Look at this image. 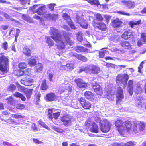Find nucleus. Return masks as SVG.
<instances>
[{
  "mask_svg": "<svg viewBox=\"0 0 146 146\" xmlns=\"http://www.w3.org/2000/svg\"><path fill=\"white\" fill-rule=\"evenodd\" d=\"M50 33L52 38L56 41L59 49H64L66 43L70 46L74 44L73 42L69 38L62 37L59 33L58 31L53 27L50 28Z\"/></svg>",
  "mask_w": 146,
  "mask_h": 146,
  "instance_id": "nucleus-1",
  "label": "nucleus"
},
{
  "mask_svg": "<svg viewBox=\"0 0 146 146\" xmlns=\"http://www.w3.org/2000/svg\"><path fill=\"white\" fill-rule=\"evenodd\" d=\"M131 123L130 121H127L125 124L124 131L121 132L122 133H124L125 131L129 133H136L140 131H142L144 130L145 125L144 123L143 122H138L134 123V126L133 128H131Z\"/></svg>",
  "mask_w": 146,
  "mask_h": 146,
  "instance_id": "nucleus-2",
  "label": "nucleus"
},
{
  "mask_svg": "<svg viewBox=\"0 0 146 146\" xmlns=\"http://www.w3.org/2000/svg\"><path fill=\"white\" fill-rule=\"evenodd\" d=\"M9 59L7 56L2 55L0 57V74H6L9 68Z\"/></svg>",
  "mask_w": 146,
  "mask_h": 146,
  "instance_id": "nucleus-3",
  "label": "nucleus"
},
{
  "mask_svg": "<svg viewBox=\"0 0 146 146\" xmlns=\"http://www.w3.org/2000/svg\"><path fill=\"white\" fill-rule=\"evenodd\" d=\"M129 78V76L126 74H124L123 75L119 74L116 77V82L117 84H123V87L125 88Z\"/></svg>",
  "mask_w": 146,
  "mask_h": 146,
  "instance_id": "nucleus-4",
  "label": "nucleus"
},
{
  "mask_svg": "<svg viewBox=\"0 0 146 146\" xmlns=\"http://www.w3.org/2000/svg\"><path fill=\"white\" fill-rule=\"evenodd\" d=\"M84 71L90 74H97L100 72V70L99 67L94 65H90L86 67Z\"/></svg>",
  "mask_w": 146,
  "mask_h": 146,
  "instance_id": "nucleus-5",
  "label": "nucleus"
},
{
  "mask_svg": "<svg viewBox=\"0 0 146 146\" xmlns=\"http://www.w3.org/2000/svg\"><path fill=\"white\" fill-rule=\"evenodd\" d=\"M111 125V123L107 119H104L100 123V130L103 132H107L110 130Z\"/></svg>",
  "mask_w": 146,
  "mask_h": 146,
  "instance_id": "nucleus-6",
  "label": "nucleus"
},
{
  "mask_svg": "<svg viewBox=\"0 0 146 146\" xmlns=\"http://www.w3.org/2000/svg\"><path fill=\"white\" fill-rule=\"evenodd\" d=\"M15 96L19 98L23 101H25L26 100L25 97L23 94L18 92H16L13 95L10 96L9 98H7L6 100L7 101V102L10 104L13 105L14 103L15 99L13 97Z\"/></svg>",
  "mask_w": 146,
  "mask_h": 146,
  "instance_id": "nucleus-7",
  "label": "nucleus"
},
{
  "mask_svg": "<svg viewBox=\"0 0 146 146\" xmlns=\"http://www.w3.org/2000/svg\"><path fill=\"white\" fill-rule=\"evenodd\" d=\"M61 120L65 126L71 125L74 119L72 117L69 115H64L61 117Z\"/></svg>",
  "mask_w": 146,
  "mask_h": 146,
  "instance_id": "nucleus-8",
  "label": "nucleus"
},
{
  "mask_svg": "<svg viewBox=\"0 0 146 146\" xmlns=\"http://www.w3.org/2000/svg\"><path fill=\"white\" fill-rule=\"evenodd\" d=\"M78 100L82 107L85 109L89 110L91 107V104L89 102L86 101L85 98L83 97L78 98Z\"/></svg>",
  "mask_w": 146,
  "mask_h": 146,
  "instance_id": "nucleus-9",
  "label": "nucleus"
},
{
  "mask_svg": "<svg viewBox=\"0 0 146 146\" xmlns=\"http://www.w3.org/2000/svg\"><path fill=\"white\" fill-rule=\"evenodd\" d=\"M75 82L77 86L80 88H84L88 86V84L82 79L76 78L75 80Z\"/></svg>",
  "mask_w": 146,
  "mask_h": 146,
  "instance_id": "nucleus-10",
  "label": "nucleus"
},
{
  "mask_svg": "<svg viewBox=\"0 0 146 146\" xmlns=\"http://www.w3.org/2000/svg\"><path fill=\"white\" fill-rule=\"evenodd\" d=\"M116 95L117 98L116 103H119L121 100L124 98V95L122 88L121 87L117 88Z\"/></svg>",
  "mask_w": 146,
  "mask_h": 146,
  "instance_id": "nucleus-11",
  "label": "nucleus"
},
{
  "mask_svg": "<svg viewBox=\"0 0 146 146\" xmlns=\"http://www.w3.org/2000/svg\"><path fill=\"white\" fill-rule=\"evenodd\" d=\"M142 91V89L140 86L137 87L135 91V93L137 94V96H136V100H135L136 103L138 104L137 105L139 106L141 105V96L139 94L141 93Z\"/></svg>",
  "mask_w": 146,
  "mask_h": 146,
  "instance_id": "nucleus-12",
  "label": "nucleus"
},
{
  "mask_svg": "<svg viewBox=\"0 0 146 146\" xmlns=\"http://www.w3.org/2000/svg\"><path fill=\"white\" fill-rule=\"evenodd\" d=\"M19 88L26 94L27 99H29L30 98L32 94L33 89H28L21 86H19Z\"/></svg>",
  "mask_w": 146,
  "mask_h": 146,
  "instance_id": "nucleus-13",
  "label": "nucleus"
},
{
  "mask_svg": "<svg viewBox=\"0 0 146 146\" xmlns=\"http://www.w3.org/2000/svg\"><path fill=\"white\" fill-rule=\"evenodd\" d=\"M76 19L77 22L82 28L85 29L87 28L88 26L87 23L82 17L77 16L76 17Z\"/></svg>",
  "mask_w": 146,
  "mask_h": 146,
  "instance_id": "nucleus-14",
  "label": "nucleus"
},
{
  "mask_svg": "<svg viewBox=\"0 0 146 146\" xmlns=\"http://www.w3.org/2000/svg\"><path fill=\"white\" fill-rule=\"evenodd\" d=\"M92 86L94 91L98 95H101L103 93L101 87L97 83H92Z\"/></svg>",
  "mask_w": 146,
  "mask_h": 146,
  "instance_id": "nucleus-15",
  "label": "nucleus"
},
{
  "mask_svg": "<svg viewBox=\"0 0 146 146\" xmlns=\"http://www.w3.org/2000/svg\"><path fill=\"white\" fill-rule=\"evenodd\" d=\"M63 18L66 20L69 25L72 29H76V27L73 22L71 21L70 17L66 13H64L63 15Z\"/></svg>",
  "mask_w": 146,
  "mask_h": 146,
  "instance_id": "nucleus-16",
  "label": "nucleus"
},
{
  "mask_svg": "<svg viewBox=\"0 0 146 146\" xmlns=\"http://www.w3.org/2000/svg\"><path fill=\"white\" fill-rule=\"evenodd\" d=\"M69 54L70 56L73 57H75L80 60L84 62H86L87 61V58L85 56L81 55L78 54L76 53L73 52H70Z\"/></svg>",
  "mask_w": 146,
  "mask_h": 146,
  "instance_id": "nucleus-17",
  "label": "nucleus"
},
{
  "mask_svg": "<svg viewBox=\"0 0 146 146\" xmlns=\"http://www.w3.org/2000/svg\"><path fill=\"white\" fill-rule=\"evenodd\" d=\"M116 126L118 127V130L119 133H121L124 131L125 128L124 126H123V123L122 121L118 120L115 122Z\"/></svg>",
  "mask_w": 146,
  "mask_h": 146,
  "instance_id": "nucleus-18",
  "label": "nucleus"
},
{
  "mask_svg": "<svg viewBox=\"0 0 146 146\" xmlns=\"http://www.w3.org/2000/svg\"><path fill=\"white\" fill-rule=\"evenodd\" d=\"M141 38L137 42L138 45L141 46L142 44L145 43L146 42V33H143L141 34Z\"/></svg>",
  "mask_w": 146,
  "mask_h": 146,
  "instance_id": "nucleus-19",
  "label": "nucleus"
},
{
  "mask_svg": "<svg viewBox=\"0 0 146 146\" xmlns=\"http://www.w3.org/2000/svg\"><path fill=\"white\" fill-rule=\"evenodd\" d=\"M74 68V64L72 63H68L66 65H62L61 66L60 69L62 70L70 71Z\"/></svg>",
  "mask_w": 146,
  "mask_h": 146,
  "instance_id": "nucleus-20",
  "label": "nucleus"
},
{
  "mask_svg": "<svg viewBox=\"0 0 146 146\" xmlns=\"http://www.w3.org/2000/svg\"><path fill=\"white\" fill-rule=\"evenodd\" d=\"M22 84L26 86H30L32 85L34 82L33 79L30 78H25L24 80H21V81Z\"/></svg>",
  "mask_w": 146,
  "mask_h": 146,
  "instance_id": "nucleus-21",
  "label": "nucleus"
},
{
  "mask_svg": "<svg viewBox=\"0 0 146 146\" xmlns=\"http://www.w3.org/2000/svg\"><path fill=\"white\" fill-rule=\"evenodd\" d=\"M133 82L132 80H129L127 84V90L129 94L132 95L133 93Z\"/></svg>",
  "mask_w": 146,
  "mask_h": 146,
  "instance_id": "nucleus-22",
  "label": "nucleus"
},
{
  "mask_svg": "<svg viewBox=\"0 0 146 146\" xmlns=\"http://www.w3.org/2000/svg\"><path fill=\"white\" fill-rule=\"evenodd\" d=\"M75 50L78 53H88L89 52V50L83 46H76L75 48Z\"/></svg>",
  "mask_w": 146,
  "mask_h": 146,
  "instance_id": "nucleus-23",
  "label": "nucleus"
},
{
  "mask_svg": "<svg viewBox=\"0 0 146 146\" xmlns=\"http://www.w3.org/2000/svg\"><path fill=\"white\" fill-rule=\"evenodd\" d=\"M46 98L47 101H53L57 99V96L54 93H50L46 95Z\"/></svg>",
  "mask_w": 146,
  "mask_h": 146,
  "instance_id": "nucleus-24",
  "label": "nucleus"
},
{
  "mask_svg": "<svg viewBox=\"0 0 146 146\" xmlns=\"http://www.w3.org/2000/svg\"><path fill=\"white\" fill-rule=\"evenodd\" d=\"M121 24L122 22L118 19H116L113 21L112 25L113 28H117L120 27Z\"/></svg>",
  "mask_w": 146,
  "mask_h": 146,
  "instance_id": "nucleus-25",
  "label": "nucleus"
},
{
  "mask_svg": "<svg viewBox=\"0 0 146 146\" xmlns=\"http://www.w3.org/2000/svg\"><path fill=\"white\" fill-rule=\"evenodd\" d=\"M122 2L124 3V4L129 9H133L135 6V3L134 2H132L130 1H122Z\"/></svg>",
  "mask_w": 146,
  "mask_h": 146,
  "instance_id": "nucleus-26",
  "label": "nucleus"
},
{
  "mask_svg": "<svg viewBox=\"0 0 146 146\" xmlns=\"http://www.w3.org/2000/svg\"><path fill=\"white\" fill-rule=\"evenodd\" d=\"M45 7V6L44 5L41 6L36 10L35 13H37L40 15H42L44 13Z\"/></svg>",
  "mask_w": 146,
  "mask_h": 146,
  "instance_id": "nucleus-27",
  "label": "nucleus"
},
{
  "mask_svg": "<svg viewBox=\"0 0 146 146\" xmlns=\"http://www.w3.org/2000/svg\"><path fill=\"white\" fill-rule=\"evenodd\" d=\"M84 95L87 99L90 100H92L94 97V94L90 91H86Z\"/></svg>",
  "mask_w": 146,
  "mask_h": 146,
  "instance_id": "nucleus-28",
  "label": "nucleus"
},
{
  "mask_svg": "<svg viewBox=\"0 0 146 146\" xmlns=\"http://www.w3.org/2000/svg\"><path fill=\"white\" fill-rule=\"evenodd\" d=\"M132 32L129 31L125 32L122 35V37L125 39L129 38L131 35Z\"/></svg>",
  "mask_w": 146,
  "mask_h": 146,
  "instance_id": "nucleus-29",
  "label": "nucleus"
},
{
  "mask_svg": "<svg viewBox=\"0 0 146 146\" xmlns=\"http://www.w3.org/2000/svg\"><path fill=\"white\" fill-rule=\"evenodd\" d=\"M120 36L117 35H113L110 37V40L115 43L120 40Z\"/></svg>",
  "mask_w": 146,
  "mask_h": 146,
  "instance_id": "nucleus-30",
  "label": "nucleus"
},
{
  "mask_svg": "<svg viewBox=\"0 0 146 146\" xmlns=\"http://www.w3.org/2000/svg\"><path fill=\"white\" fill-rule=\"evenodd\" d=\"M62 87H63L62 91L64 92L65 90H68L69 92H71L72 89L71 86L69 84H63Z\"/></svg>",
  "mask_w": 146,
  "mask_h": 146,
  "instance_id": "nucleus-31",
  "label": "nucleus"
},
{
  "mask_svg": "<svg viewBox=\"0 0 146 146\" xmlns=\"http://www.w3.org/2000/svg\"><path fill=\"white\" fill-rule=\"evenodd\" d=\"M57 15L50 13L46 15L45 17L48 20H55L57 18Z\"/></svg>",
  "mask_w": 146,
  "mask_h": 146,
  "instance_id": "nucleus-32",
  "label": "nucleus"
},
{
  "mask_svg": "<svg viewBox=\"0 0 146 146\" xmlns=\"http://www.w3.org/2000/svg\"><path fill=\"white\" fill-rule=\"evenodd\" d=\"M24 54L27 56H30L31 52L29 48L27 47H25L23 49Z\"/></svg>",
  "mask_w": 146,
  "mask_h": 146,
  "instance_id": "nucleus-33",
  "label": "nucleus"
},
{
  "mask_svg": "<svg viewBox=\"0 0 146 146\" xmlns=\"http://www.w3.org/2000/svg\"><path fill=\"white\" fill-rule=\"evenodd\" d=\"M43 69V65L40 63H38L36 65L35 68L36 72H40Z\"/></svg>",
  "mask_w": 146,
  "mask_h": 146,
  "instance_id": "nucleus-34",
  "label": "nucleus"
},
{
  "mask_svg": "<svg viewBox=\"0 0 146 146\" xmlns=\"http://www.w3.org/2000/svg\"><path fill=\"white\" fill-rule=\"evenodd\" d=\"M90 131L92 132L97 133L98 132V129L96 124L94 123L92 127L90 129Z\"/></svg>",
  "mask_w": 146,
  "mask_h": 146,
  "instance_id": "nucleus-35",
  "label": "nucleus"
},
{
  "mask_svg": "<svg viewBox=\"0 0 146 146\" xmlns=\"http://www.w3.org/2000/svg\"><path fill=\"white\" fill-rule=\"evenodd\" d=\"M36 61L35 59H32L28 61V64L31 66H33L36 64Z\"/></svg>",
  "mask_w": 146,
  "mask_h": 146,
  "instance_id": "nucleus-36",
  "label": "nucleus"
},
{
  "mask_svg": "<svg viewBox=\"0 0 146 146\" xmlns=\"http://www.w3.org/2000/svg\"><path fill=\"white\" fill-rule=\"evenodd\" d=\"M22 17L24 20L27 22L31 23L32 21L30 17L27 15L23 14L22 15Z\"/></svg>",
  "mask_w": 146,
  "mask_h": 146,
  "instance_id": "nucleus-37",
  "label": "nucleus"
},
{
  "mask_svg": "<svg viewBox=\"0 0 146 146\" xmlns=\"http://www.w3.org/2000/svg\"><path fill=\"white\" fill-rule=\"evenodd\" d=\"M121 46L125 48H129L130 46V44L127 41H123L121 42Z\"/></svg>",
  "mask_w": 146,
  "mask_h": 146,
  "instance_id": "nucleus-38",
  "label": "nucleus"
},
{
  "mask_svg": "<svg viewBox=\"0 0 146 146\" xmlns=\"http://www.w3.org/2000/svg\"><path fill=\"white\" fill-rule=\"evenodd\" d=\"M141 20L138 21H130L129 23V25L131 28H133L135 25H138L140 23Z\"/></svg>",
  "mask_w": 146,
  "mask_h": 146,
  "instance_id": "nucleus-39",
  "label": "nucleus"
},
{
  "mask_svg": "<svg viewBox=\"0 0 146 146\" xmlns=\"http://www.w3.org/2000/svg\"><path fill=\"white\" fill-rule=\"evenodd\" d=\"M82 32L80 31L78 32L77 36L78 40L81 42H82V41L83 40V38L82 36Z\"/></svg>",
  "mask_w": 146,
  "mask_h": 146,
  "instance_id": "nucleus-40",
  "label": "nucleus"
},
{
  "mask_svg": "<svg viewBox=\"0 0 146 146\" xmlns=\"http://www.w3.org/2000/svg\"><path fill=\"white\" fill-rule=\"evenodd\" d=\"M41 88L42 90H46L48 89V87L47 86L46 83V80H43L42 83V85L41 86Z\"/></svg>",
  "mask_w": 146,
  "mask_h": 146,
  "instance_id": "nucleus-41",
  "label": "nucleus"
},
{
  "mask_svg": "<svg viewBox=\"0 0 146 146\" xmlns=\"http://www.w3.org/2000/svg\"><path fill=\"white\" fill-rule=\"evenodd\" d=\"M52 128L55 131L60 133H61L64 131L63 130L59 127H56L54 125L52 126Z\"/></svg>",
  "mask_w": 146,
  "mask_h": 146,
  "instance_id": "nucleus-42",
  "label": "nucleus"
},
{
  "mask_svg": "<svg viewBox=\"0 0 146 146\" xmlns=\"http://www.w3.org/2000/svg\"><path fill=\"white\" fill-rule=\"evenodd\" d=\"M16 88V87L14 85L11 84L8 86L7 90L8 91L12 92Z\"/></svg>",
  "mask_w": 146,
  "mask_h": 146,
  "instance_id": "nucleus-43",
  "label": "nucleus"
},
{
  "mask_svg": "<svg viewBox=\"0 0 146 146\" xmlns=\"http://www.w3.org/2000/svg\"><path fill=\"white\" fill-rule=\"evenodd\" d=\"M46 42L50 46H52L54 44L53 40H51L49 37H48L47 38Z\"/></svg>",
  "mask_w": 146,
  "mask_h": 146,
  "instance_id": "nucleus-44",
  "label": "nucleus"
},
{
  "mask_svg": "<svg viewBox=\"0 0 146 146\" xmlns=\"http://www.w3.org/2000/svg\"><path fill=\"white\" fill-rule=\"evenodd\" d=\"M2 15L4 16V17L7 19L9 20L12 21H14V19L12 18L11 16H9V15L6 13H3Z\"/></svg>",
  "mask_w": 146,
  "mask_h": 146,
  "instance_id": "nucleus-45",
  "label": "nucleus"
},
{
  "mask_svg": "<svg viewBox=\"0 0 146 146\" xmlns=\"http://www.w3.org/2000/svg\"><path fill=\"white\" fill-rule=\"evenodd\" d=\"M14 72L15 74L17 76H22L24 74L23 71L20 70H17L15 71Z\"/></svg>",
  "mask_w": 146,
  "mask_h": 146,
  "instance_id": "nucleus-46",
  "label": "nucleus"
},
{
  "mask_svg": "<svg viewBox=\"0 0 146 146\" xmlns=\"http://www.w3.org/2000/svg\"><path fill=\"white\" fill-rule=\"evenodd\" d=\"M106 95L108 97V98L113 99L114 98V94H112L110 91H109L106 92Z\"/></svg>",
  "mask_w": 146,
  "mask_h": 146,
  "instance_id": "nucleus-47",
  "label": "nucleus"
},
{
  "mask_svg": "<svg viewBox=\"0 0 146 146\" xmlns=\"http://www.w3.org/2000/svg\"><path fill=\"white\" fill-rule=\"evenodd\" d=\"M19 67L21 69H24L27 67V65L25 63H20L19 64Z\"/></svg>",
  "mask_w": 146,
  "mask_h": 146,
  "instance_id": "nucleus-48",
  "label": "nucleus"
},
{
  "mask_svg": "<svg viewBox=\"0 0 146 146\" xmlns=\"http://www.w3.org/2000/svg\"><path fill=\"white\" fill-rule=\"evenodd\" d=\"M39 123L40 125L43 127L47 129L48 130H50V128L47 125H46L44 122L41 121H39Z\"/></svg>",
  "mask_w": 146,
  "mask_h": 146,
  "instance_id": "nucleus-49",
  "label": "nucleus"
},
{
  "mask_svg": "<svg viewBox=\"0 0 146 146\" xmlns=\"http://www.w3.org/2000/svg\"><path fill=\"white\" fill-rule=\"evenodd\" d=\"M30 0H19V1L20 2L21 4L23 5H24L26 4L27 3H28V4H30Z\"/></svg>",
  "mask_w": 146,
  "mask_h": 146,
  "instance_id": "nucleus-50",
  "label": "nucleus"
},
{
  "mask_svg": "<svg viewBox=\"0 0 146 146\" xmlns=\"http://www.w3.org/2000/svg\"><path fill=\"white\" fill-rule=\"evenodd\" d=\"M53 113L52 112V109L49 110L48 111V117L51 120L53 119L52 114Z\"/></svg>",
  "mask_w": 146,
  "mask_h": 146,
  "instance_id": "nucleus-51",
  "label": "nucleus"
},
{
  "mask_svg": "<svg viewBox=\"0 0 146 146\" xmlns=\"http://www.w3.org/2000/svg\"><path fill=\"white\" fill-rule=\"evenodd\" d=\"M60 115V112H57L53 113L52 114L53 118H54L55 119H56Z\"/></svg>",
  "mask_w": 146,
  "mask_h": 146,
  "instance_id": "nucleus-52",
  "label": "nucleus"
},
{
  "mask_svg": "<svg viewBox=\"0 0 146 146\" xmlns=\"http://www.w3.org/2000/svg\"><path fill=\"white\" fill-rule=\"evenodd\" d=\"M2 48H3L5 50H7L8 48V43L7 42H5L2 44L1 46Z\"/></svg>",
  "mask_w": 146,
  "mask_h": 146,
  "instance_id": "nucleus-53",
  "label": "nucleus"
},
{
  "mask_svg": "<svg viewBox=\"0 0 146 146\" xmlns=\"http://www.w3.org/2000/svg\"><path fill=\"white\" fill-rule=\"evenodd\" d=\"M12 117L16 119H21L24 117L22 115L16 114L12 115Z\"/></svg>",
  "mask_w": 146,
  "mask_h": 146,
  "instance_id": "nucleus-54",
  "label": "nucleus"
},
{
  "mask_svg": "<svg viewBox=\"0 0 146 146\" xmlns=\"http://www.w3.org/2000/svg\"><path fill=\"white\" fill-rule=\"evenodd\" d=\"M56 5V4L54 3H52L49 4L48 5V7L52 11H53L54 9V7Z\"/></svg>",
  "mask_w": 146,
  "mask_h": 146,
  "instance_id": "nucleus-55",
  "label": "nucleus"
},
{
  "mask_svg": "<svg viewBox=\"0 0 146 146\" xmlns=\"http://www.w3.org/2000/svg\"><path fill=\"white\" fill-rule=\"evenodd\" d=\"M117 13L119 14L127 16H129L131 15L129 13H127L125 12L122 11H118Z\"/></svg>",
  "mask_w": 146,
  "mask_h": 146,
  "instance_id": "nucleus-56",
  "label": "nucleus"
},
{
  "mask_svg": "<svg viewBox=\"0 0 146 146\" xmlns=\"http://www.w3.org/2000/svg\"><path fill=\"white\" fill-rule=\"evenodd\" d=\"M106 51H102L99 52V56L100 58H103L105 55Z\"/></svg>",
  "mask_w": 146,
  "mask_h": 146,
  "instance_id": "nucleus-57",
  "label": "nucleus"
},
{
  "mask_svg": "<svg viewBox=\"0 0 146 146\" xmlns=\"http://www.w3.org/2000/svg\"><path fill=\"white\" fill-rule=\"evenodd\" d=\"M90 2L96 5H100V4L99 3V2L98 0H91Z\"/></svg>",
  "mask_w": 146,
  "mask_h": 146,
  "instance_id": "nucleus-58",
  "label": "nucleus"
},
{
  "mask_svg": "<svg viewBox=\"0 0 146 146\" xmlns=\"http://www.w3.org/2000/svg\"><path fill=\"white\" fill-rule=\"evenodd\" d=\"M96 16L97 19L99 21H101L103 19V17L101 15L99 14H97L96 15Z\"/></svg>",
  "mask_w": 146,
  "mask_h": 146,
  "instance_id": "nucleus-59",
  "label": "nucleus"
},
{
  "mask_svg": "<svg viewBox=\"0 0 146 146\" xmlns=\"http://www.w3.org/2000/svg\"><path fill=\"white\" fill-rule=\"evenodd\" d=\"M33 142L36 144H41L43 143L42 142L36 139L33 138Z\"/></svg>",
  "mask_w": 146,
  "mask_h": 146,
  "instance_id": "nucleus-60",
  "label": "nucleus"
},
{
  "mask_svg": "<svg viewBox=\"0 0 146 146\" xmlns=\"http://www.w3.org/2000/svg\"><path fill=\"white\" fill-rule=\"evenodd\" d=\"M16 108L17 109H22L24 107L23 104H17L16 106Z\"/></svg>",
  "mask_w": 146,
  "mask_h": 146,
  "instance_id": "nucleus-61",
  "label": "nucleus"
},
{
  "mask_svg": "<svg viewBox=\"0 0 146 146\" xmlns=\"http://www.w3.org/2000/svg\"><path fill=\"white\" fill-rule=\"evenodd\" d=\"M41 97V94H38L36 97V104L37 105L39 103H38L40 101V98Z\"/></svg>",
  "mask_w": 146,
  "mask_h": 146,
  "instance_id": "nucleus-62",
  "label": "nucleus"
},
{
  "mask_svg": "<svg viewBox=\"0 0 146 146\" xmlns=\"http://www.w3.org/2000/svg\"><path fill=\"white\" fill-rule=\"evenodd\" d=\"M32 128L33 131L34 132H36L38 131V129L36 126L34 124L33 125H32Z\"/></svg>",
  "mask_w": 146,
  "mask_h": 146,
  "instance_id": "nucleus-63",
  "label": "nucleus"
},
{
  "mask_svg": "<svg viewBox=\"0 0 146 146\" xmlns=\"http://www.w3.org/2000/svg\"><path fill=\"white\" fill-rule=\"evenodd\" d=\"M3 145L5 146H13L11 143L6 141L4 142L3 143Z\"/></svg>",
  "mask_w": 146,
  "mask_h": 146,
  "instance_id": "nucleus-64",
  "label": "nucleus"
}]
</instances>
